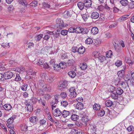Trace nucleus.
<instances>
[{"label": "nucleus", "instance_id": "1", "mask_svg": "<svg viewBox=\"0 0 134 134\" xmlns=\"http://www.w3.org/2000/svg\"><path fill=\"white\" fill-rule=\"evenodd\" d=\"M88 31L86 29H83L81 27H77L76 28V33L77 34L81 33L82 34H87Z\"/></svg>", "mask_w": 134, "mask_h": 134}, {"label": "nucleus", "instance_id": "2", "mask_svg": "<svg viewBox=\"0 0 134 134\" xmlns=\"http://www.w3.org/2000/svg\"><path fill=\"white\" fill-rule=\"evenodd\" d=\"M57 24L56 26L57 28H61L62 27L67 26L68 24H64L63 20L60 19H58L56 20Z\"/></svg>", "mask_w": 134, "mask_h": 134}, {"label": "nucleus", "instance_id": "3", "mask_svg": "<svg viewBox=\"0 0 134 134\" xmlns=\"http://www.w3.org/2000/svg\"><path fill=\"white\" fill-rule=\"evenodd\" d=\"M39 85L40 87H39L40 88H42L44 91H47V85H45L44 81L42 80H39Z\"/></svg>", "mask_w": 134, "mask_h": 134}, {"label": "nucleus", "instance_id": "4", "mask_svg": "<svg viewBox=\"0 0 134 134\" xmlns=\"http://www.w3.org/2000/svg\"><path fill=\"white\" fill-rule=\"evenodd\" d=\"M68 81H65L62 82L58 85L59 89L60 90L67 88L68 86Z\"/></svg>", "mask_w": 134, "mask_h": 134}, {"label": "nucleus", "instance_id": "5", "mask_svg": "<svg viewBox=\"0 0 134 134\" xmlns=\"http://www.w3.org/2000/svg\"><path fill=\"white\" fill-rule=\"evenodd\" d=\"M69 91L70 93L69 96L71 98H73L76 96L77 93L74 87H72L70 89Z\"/></svg>", "mask_w": 134, "mask_h": 134}, {"label": "nucleus", "instance_id": "6", "mask_svg": "<svg viewBox=\"0 0 134 134\" xmlns=\"http://www.w3.org/2000/svg\"><path fill=\"white\" fill-rule=\"evenodd\" d=\"M13 75V74L11 72H5L3 74L4 78L5 79H10L12 78Z\"/></svg>", "mask_w": 134, "mask_h": 134}, {"label": "nucleus", "instance_id": "7", "mask_svg": "<svg viewBox=\"0 0 134 134\" xmlns=\"http://www.w3.org/2000/svg\"><path fill=\"white\" fill-rule=\"evenodd\" d=\"M92 56L95 58H98V59L104 58H105V56L101 55L99 53H98V52L95 51L93 53Z\"/></svg>", "mask_w": 134, "mask_h": 134}, {"label": "nucleus", "instance_id": "8", "mask_svg": "<svg viewBox=\"0 0 134 134\" xmlns=\"http://www.w3.org/2000/svg\"><path fill=\"white\" fill-rule=\"evenodd\" d=\"M53 114L55 116H59L62 115V112L60 109L58 108L55 109L53 111Z\"/></svg>", "mask_w": 134, "mask_h": 134}, {"label": "nucleus", "instance_id": "9", "mask_svg": "<svg viewBox=\"0 0 134 134\" xmlns=\"http://www.w3.org/2000/svg\"><path fill=\"white\" fill-rule=\"evenodd\" d=\"M38 120V118L35 116H32L29 118L30 122L33 124H37Z\"/></svg>", "mask_w": 134, "mask_h": 134}, {"label": "nucleus", "instance_id": "10", "mask_svg": "<svg viewBox=\"0 0 134 134\" xmlns=\"http://www.w3.org/2000/svg\"><path fill=\"white\" fill-rule=\"evenodd\" d=\"M96 126L94 124L90 125L88 127V131L90 132L96 131Z\"/></svg>", "mask_w": 134, "mask_h": 134}, {"label": "nucleus", "instance_id": "11", "mask_svg": "<svg viewBox=\"0 0 134 134\" xmlns=\"http://www.w3.org/2000/svg\"><path fill=\"white\" fill-rule=\"evenodd\" d=\"M41 80H44V79L48 80V74L46 73H41L40 75Z\"/></svg>", "mask_w": 134, "mask_h": 134}, {"label": "nucleus", "instance_id": "12", "mask_svg": "<svg viewBox=\"0 0 134 134\" xmlns=\"http://www.w3.org/2000/svg\"><path fill=\"white\" fill-rule=\"evenodd\" d=\"M84 6L86 7H90L92 5L91 1V0H85L84 1Z\"/></svg>", "mask_w": 134, "mask_h": 134}, {"label": "nucleus", "instance_id": "13", "mask_svg": "<svg viewBox=\"0 0 134 134\" xmlns=\"http://www.w3.org/2000/svg\"><path fill=\"white\" fill-rule=\"evenodd\" d=\"M99 16V13L97 12H94L92 13L91 18L93 19H96Z\"/></svg>", "mask_w": 134, "mask_h": 134}, {"label": "nucleus", "instance_id": "14", "mask_svg": "<svg viewBox=\"0 0 134 134\" xmlns=\"http://www.w3.org/2000/svg\"><path fill=\"white\" fill-rule=\"evenodd\" d=\"M59 97V96L58 95H55V99H53L51 103V104H54V105H57V104L58 100V98Z\"/></svg>", "mask_w": 134, "mask_h": 134}, {"label": "nucleus", "instance_id": "15", "mask_svg": "<svg viewBox=\"0 0 134 134\" xmlns=\"http://www.w3.org/2000/svg\"><path fill=\"white\" fill-rule=\"evenodd\" d=\"M76 108L78 110H82L83 108V105L81 102H78L76 105Z\"/></svg>", "mask_w": 134, "mask_h": 134}, {"label": "nucleus", "instance_id": "16", "mask_svg": "<svg viewBox=\"0 0 134 134\" xmlns=\"http://www.w3.org/2000/svg\"><path fill=\"white\" fill-rule=\"evenodd\" d=\"M70 111L65 110H64L62 113V116L64 118H66L68 116L70 115Z\"/></svg>", "mask_w": 134, "mask_h": 134}, {"label": "nucleus", "instance_id": "17", "mask_svg": "<svg viewBox=\"0 0 134 134\" xmlns=\"http://www.w3.org/2000/svg\"><path fill=\"white\" fill-rule=\"evenodd\" d=\"M17 116L16 115H13L12 117L9 118L7 120V123L12 124L14 120L16 118Z\"/></svg>", "mask_w": 134, "mask_h": 134}, {"label": "nucleus", "instance_id": "18", "mask_svg": "<svg viewBox=\"0 0 134 134\" xmlns=\"http://www.w3.org/2000/svg\"><path fill=\"white\" fill-rule=\"evenodd\" d=\"M111 97L113 99H116L118 98V94L116 91H113L111 94Z\"/></svg>", "mask_w": 134, "mask_h": 134}, {"label": "nucleus", "instance_id": "19", "mask_svg": "<svg viewBox=\"0 0 134 134\" xmlns=\"http://www.w3.org/2000/svg\"><path fill=\"white\" fill-rule=\"evenodd\" d=\"M80 66L81 69L83 70H84L86 69L87 67L86 63H81L80 64Z\"/></svg>", "mask_w": 134, "mask_h": 134}, {"label": "nucleus", "instance_id": "20", "mask_svg": "<svg viewBox=\"0 0 134 134\" xmlns=\"http://www.w3.org/2000/svg\"><path fill=\"white\" fill-rule=\"evenodd\" d=\"M91 33L93 35L97 34L98 32V28L96 27H94L92 28L91 30Z\"/></svg>", "mask_w": 134, "mask_h": 134}, {"label": "nucleus", "instance_id": "21", "mask_svg": "<svg viewBox=\"0 0 134 134\" xmlns=\"http://www.w3.org/2000/svg\"><path fill=\"white\" fill-rule=\"evenodd\" d=\"M79 118V116L78 115L76 114H72V115L71 117V119L74 121H75L77 120Z\"/></svg>", "mask_w": 134, "mask_h": 134}, {"label": "nucleus", "instance_id": "22", "mask_svg": "<svg viewBox=\"0 0 134 134\" xmlns=\"http://www.w3.org/2000/svg\"><path fill=\"white\" fill-rule=\"evenodd\" d=\"M105 105L108 107H111L113 104V102L109 100H106L105 102Z\"/></svg>", "mask_w": 134, "mask_h": 134}, {"label": "nucleus", "instance_id": "23", "mask_svg": "<svg viewBox=\"0 0 134 134\" xmlns=\"http://www.w3.org/2000/svg\"><path fill=\"white\" fill-rule=\"evenodd\" d=\"M3 107L5 110L8 111L10 110L12 108L11 105L9 104L4 105H3Z\"/></svg>", "mask_w": 134, "mask_h": 134}, {"label": "nucleus", "instance_id": "24", "mask_svg": "<svg viewBox=\"0 0 134 134\" xmlns=\"http://www.w3.org/2000/svg\"><path fill=\"white\" fill-rule=\"evenodd\" d=\"M44 61L43 59H39L37 60L36 64L38 65H40L41 67H42Z\"/></svg>", "mask_w": 134, "mask_h": 134}, {"label": "nucleus", "instance_id": "25", "mask_svg": "<svg viewBox=\"0 0 134 134\" xmlns=\"http://www.w3.org/2000/svg\"><path fill=\"white\" fill-rule=\"evenodd\" d=\"M77 5L79 8L81 10H82L84 6H85L84 3H83L82 2H78Z\"/></svg>", "mask_w": 134, "mask_h": 134}, {"label": "nucleus", "instance_id": "26", "mask_svg": "<svg viewBox=\"0 0 134 134\" xmlns=\"http://www.w3.org/2000/svg\"><path fill=\"white\" fill-rule=\"evenodd\" d=\"M85 51V48L83 47L79 48L77 50V52L80 54L83 53Z\"/></svg>", "mask_w": 134, "mask_h": 134}, {"label": "nucleus", "instance_id": "27", "mask_svg": "<svg viewBox=\"0 0 134 134\" xmlns=\"http://www.w3.org/2000/svg\"><path fill=\"white\" fill-rule=\"evenodd\" d=\"M93 108L94 110L97 111L100 109V107L99 104H95L93 105Z\"/></svg>", "mask_w": 134, "mask_h": 134}, {"label": "nucleus", "instance_id": "28", "mask_svg": "<svg viewBox=\"0 0 134 134\" xmlns=\"http://www.w3.org/2000/svg\"><path fill=\"white\" fill-rule=\"evenodd\" d=\"M115 91L119 95H121L124 92L123 90L120 87L117 88Z\"/></svg>", "mask_w": 134, "mask_h": 134}, {"label": "nucleus", "instance_id": "29", "mask_svg": "<svg viewBox=\"0 0 134 134\" xmlns=\"http://www.w3.org/2000/svg\"><path fill=\"white\" fill-rule=\"evenodd\" d=\"M19 2L21 4L24 6V7H26L27 5V3L25 0H19Z\"/></svg>", "mask_w": 134, "mask_h": 134}, {"label": "nucleus", "instance_id": "30", "mask_svg": "<svg viewBox=\"0 0 134 134\" xmlns=\"http://www.w3.org/2000/svg\"><path fill=\"white\" fill-rule=\"evenodd\" d=\"M68 74L72 78H74L76 75V74L75 72L71 71L68 72Z\"/></svg>", "mask_w": 134, "mask_h": 134}, {"label": "nucleus", "instance_id": "31", "mask_svg": "<svg viewBox=\"0 0 134 134\" xmlns=\"http://www.w3.org/2000/svg\"><path fill=\"white\" fill-rule=\"evenodd\" d=\"M28 85L27 84L23 83L21 87V88L22 90L26 91L27 89Z\"/></svg>", "mask_w": 134, "mask_h": 134}, {"label": "nucleus", "instance_id": "32", "mask_svg": "<svg viewBox=\"0 0 134 134\" xmlns=\"http://www.w3.org/2000/svg\"><path fill=\"white\" fill-rule=\"evenodd\" d=\"M85 43L87 44H90L92 43L93 42V40L91 38H88L85 40Z\"/></svg>", "mask_w": 134, "mask_h": 134}, {"label": "nucleus", "instance_id": "33", "mask_svg": "<svg viewBox=\"0 0 134 134\" xmlns=\"http://www.w3.org/2000/svg\"><path fill=\"white\" fill-rule=\"evenodd\" d=\"M9 64L11 65L15 66L17 65V63L16 60H10L9 61Z\"/></svg>", "mask_w": 134, "mask_h": 134}, {"label": "nucleus", "instance_id": "34", "mask_svg": "<svg viewBox=\"0 0 134 134\" xmlns=\"http://www.w3.org/2000/svg\"><path fill=\"white\" fill-rule=\"evenodd\" d=\"M59 66L60 69L65 68L66 67V64L64 62L61 63L59 64Z\"/></svg>", "mask_w": 134, "mask_h": 134}, {"label": "nucleus", "instance_id": "35", "mask_svg": "<svg viewBox=\"0 0 134 134\" xmlns=\"http://www.w3.org/2000/svg\"><path fill=\"white\" fill-rule=\"evenodd\" d=\"M120 3L123 6H126L128 4V2L127 0H122L120 1Z\"/></svg>", "mask_w": 134, "mask_h": 134}, {"label": "nucleus", "instance_id": "36", "mask_svg": "<svg viewBox=\"0 0 134 134\" xmlns=\"http://www.w3.org/2000/svg\"><path fill=\"white\" fill-rule=\"evenodd\" d=\"M68 31L69 32L76 33V28L74 27H71L69 28Z\"/></svg>", "mask_w": 134, "mask_h": 134}, {"label": "nucleus", "instance_id": "37", "mask_svg": "<svg viewBox=\"0 0 134 134\" xmlns=\"http://www.w3.org/2000/svg\"><path fill=\"white\" fill-rule=\"evenodd\" d=\"M21 129L23 131H26L27 127L25 124L22 125H20Z\"/></svg>", "mask_w": 134, "mask_h": 134}, {"label": "nucleus", "instance_id": "38", "mask_svg": "<svg viewBox=\"0 0 134 134\" xmlns=\"http://www.w3.org/2000/svg\"><path fill=\"white\" fill-rule=\"evenodd\" d=\"M43 6L45 8H52L51 6L48 3L44 2L43 3Z\"/></svg>", "mask_w": 134, "mask_h": 134}, {"label": "nucleus", "instance_id": "39", "mask_svg": "<svg viewBox=\"0 0 134 134\" xmlns=\"http://www.w3.org/2000/svg\"><path fill=\"white\" fill-rule=\"evenodd\" d=\"M105 112L103 110H101L99 111L98 113V116L100 117L103 116L105 114Z\"/></svg>", "mask_w": 134, "mask_h": 134}, {"label": "nucleus", "instance_id": "40", "mask_svg": "<svg viewBox=\"0 0 134 134\" xmlns=\"http://www.w3.org/2000/svg\"><path fill=\"white\" fill-rule=\"evenodd\" d=\"M33 107L31 105H28V106L27 107V109L28 112H32L33 111Z\"/></svg>", "mask_w": 134, "mask_h": 134}, {"label": "nucleus", "instance_id": "41", "mask_svg": "<svg viewBox=\"0 0 134 134\" xmlns=\"http://www.w3.org/2000/svg\"><path fill=\"white\" fill-rule=\"evenodd\" d=\"M106 57L108 58H111V56L112 55V53L111 51L110 50L106 52Z\"/></svg>", "mask_w": 134, "mask_h": 134}, {"label": "nucleus", "instance_id": "42", "mask_svg": "<svg viewBox=\"0 0 134 134\" xmlns=\"http://www.w3.org/2000/svg\"><path fill=\"white\" fill-rule=\"evenodd\" d=\"M14 7L12 5H10L8 7V11L10 12H13L14 10Z\"/></svg>", "mask_w": 134, "mask_h": 134}, {"label": "nucleus", "instance_id": "43", "mask_svg": "<svg viewBox=\"0 0 134 134\" xmlns=\"http://www.w3.org/2000/svg\"><path fill=\"white\" fill-rule=\"evenodd\" d=\"M127 19L126 16H124L122 17L119 18L118 19V21L120 22H122L126 20Z\"/></svg>", "mask_w": 134, "mask_h": 134}, {"label": "nucleus", "instance_id": "44", "mask_svg": "<svg viewBox=\"0 0 134 134\" xmlns=\"http://www.w3.org/2000/svg\"><path fill=\"white\" fill-rule=\"evenodd\" d=\"M53 67L54 70L57 71H58L60 69V67L59 66V65H58V64H54Z\"/></svg>", "mask_w": 134, "mask_h": 134}, {"label": "nucleus", "instance_id": "45", "mask_svg": "<svg viewBox=\"0 0 134 134\" xmlns=\"http://www.w3.org/2000/svg\"><path fill=\"white\" fill-rule=\"evenodd\" d=\"M61 105L64 107H66L68 104L67 102L66 101H62L61 102Z\"/></svg>", "mask_w": 134, "mask_h": 134}, {"label": "nucleus", "instance_id": "46", "mask_svg": "<svg viewBox=\"0 0 134 134\" xmlns=\"http://www.w3.org/2000/svg\"><path fill=\"white\" fill-rule=\"evenodd\" d=\"M125 59V61L126 63L130 64H131L134 63V59Z\"/></svg>", "mask_w": 134, "mask_h": 134}, {"label": "nucleus", "instance_id": "47", "mask_svg": "<svg viewBox=\"0 0 134 134\" xmlns=\"http://www.w3.org/2000/svg\"><path fill=\"white\" fill-rule=\"evenodd\" d=\"M123 68L122 70L121 71H120L118 72V74H120V73L121 74V75L123 76V74H124V70H125L126 68V66H124L122 67Z\"/></svg>", "mask_w": 134, "mask_h": 134}, {"label": "nucleus", "instance_id": "48", "mask_svg": "<svg viewBox=\"0 0 134 134\" xmlns=\"http://www.w3.org/2000/svg\"><path fill=\"white\" fill-rule=\"evenodd\" d=\"M82 17L84 20L86 21L88 19V16L86 14H85L82 15Z\"/></svg>", "mask_w": 134, "mask_h": 134}, {"label": "nucleus", "instance_id": "49", "mask_svg": "<svg viewBox=\"0 0 134 134\" xmlns=\"http://www.w3.org/2000/svg\"><path fill=\"white\" fill-rule=\"evenodd\" d=\"M67 63L68 65H71L74 63V61L73 59H69Z\"/></svg>", "mask_w": 134, "mask_h": 134}, {"label": "nucleus", "instance_id": "50", "mask_svg": "<svg viewBox=\"0 0 134 134\" xmlns=\"http://www.w3.org/2000/svg\"><path fill=\"white\" fill-rule=\"evenodd\" d=\"M40 88V89H39L37 91L38 93L40 96L43 95V90L42 88Z\"/></svg>", "mask_w": 134, "mask_h": 134}, {"label": "nucleus", "instance_id": "51", "mask_svg": "<svg viewBox=\"0 0 134 134\" xmlns=\"http://www.w3.org/2000/svg\"><path fill=\"white\" fill-rule=\"evenodd\" d=\"M68 31L66 30H64L61 31V34L63 35H66Z\"/></svg>", "mask_w": 134, "mask_h": 134}, {"label": "nucleus", "instance_id": "52", "mask_svg": "<svg viewBox=\"0 0 134 134\" xmlns=\"http://www.w3.org/2000/svg\"><path fill=\"white\" fill-rule=\"evenodd\" d=\"M89 120L87 116H85L83 117L82 118V121L85 122V124H86V123Z\"/></svg>", "mask_w": 134, "mask_h": 134}, {"label": "nucleus", "instance_id": "53", "mask_svg": "<svg viewBox=\"0 0 134 134\" xmlns=\"http://www.w3.org/2000/svg\"><path fill=\"white\" fill-rule=\"evenodd\" d=\"M122 64L121 61L118 60L115 62V65L119 67L121 66Z\"/></svg>", "mask_w": 134, "mask_h": 134}, {"label": "nucleus", "instance_id": "54", "mask_svg": "<svg viewBox=\"0 0 134 134\" xmlns=\"http://www.w3.org/2000/svg\"><path fill=\"white\" fill-rule=\"evenodd\" d=\"M133 2H131L129 3L128 5V8L130 9L134 8V3Z\"/></svg>", "mask_w": 134, "mask_h": 134}, {"label": "nucleus", "instance_id": "55", "mask_svg": "<svg viewBox=\"0 0 134 134\" xmlns=\"http://www.w3.org/2000/svg\"><path fill=\"white\" fill-rule=\"evenodd\" d=\"M34 44L32 42H30L27 44V47L31 48L34 47Z\"/></svg>", "mask_w": 134, "mask_h": 134}, {"label": "nucleus", "instance_id": "56", "mask_svg": "<svg viewBox=\"0 0 134 134\" xmlns=\"http://www.w3.org/2000/svg\"><path fill=\"white\" fill-rule=\"evenodd\" d=\"M42 67L43 68L47 69L49 68L50 66L47 63H45L43 64Z\"/></svg>", "mask_w": 134, "mask_h": 134}, {"label": "nucleus", "instance_id": "57", "mask_svg": "<svg viewBox=\"0 0 134 134\" xmlns=\"http://www.w3.org/2000/svg\"><path fill=\"white\" fill-rule=\"evenodd\" d=\"M37 2L36 1H34L30 3V5L34 7L37 6Z\"/></svg>", "mask_w": 134, "mask_h": 134}, {"label": "nucleus", "instance_id": "58", "mask_svg": "<svg viewBox=\"0 0 134 134\" xmlns=\"http://www.w3.org/2000/svg\"><path fill=\"white\" fill-rule=\"evenodd\" d=\"M127 129L129 132H130L133 131L134 130V128L133 126H131L128 127Z\"/></svg>", "mask_w": 134, "mask_h": 134}, {"label": "nucleus", "instance_id": "59", "mask_svg": "<svg viewBox=\"0 0 134 134\" xmlns=\"http://www.w3.org/2000/svg\"><path fill=\"white\" fill-rule=\"evenodd\" d=\"M78 49V48H77L76 47L74 46L72 47L71 51L75 53L77 52Z\"/></svg>", "mask_w": 134, "mask_h": 134}, {"label": "nucleus", "instance_id": "60", "mask_svg": "<svg viewBox=\"0 0 134 134\" xmlns=\"http://www.w3.org/2000/svg\"><path fill=\"white\" fill-rule=\"evenodd\" d=\"M116 51L118 52H119L121 50V47L119 46L115 47Z\"/></svg>", "mask_w": 134, "mask_h": 134}, {"label": "nucleus", "instance_id": "61", "mask_svg": "<svg viewBox=\"0 0 134 134\" xmlns=\"http://www.w3.org/2000/svg\"><path fill=\"white\" fill-rule=\"evenodd\" d=\"M21 79V78L20 77L19 75L18 74H16V77L15 79V80L16 81H18L20 80Z\"/></svg>", "mask_w": 134, "mask_h": 134}, {"label": "nucleus", "instance_id": "62", "mask_svg": "<svg viewBox=\"0 0 134 134\" xmlns=\"http://www.w3.org/2000/svg\"><path fill=\"white\" fill-rule=\"evenodd\" d=\"M7 125L9 128L13 129L14 128L13 125L12 124L7 123Z\"/></svg>", "mask_w": 134, "mask_h": 134}, {"label": "nucleus", "instance_id": "63", "mask_svg": "<svg viewBox=\"0 0 134 134\" xmlns=\"http://www.w3.org/2000/svg\"><path fill=\"white\" fill-rule=\"evenodd\" d=\"M40 124L42 125H45L46 123V119H43L40 121Z\"/></svg>", "mask_w": 134, "mask_h": 134}, {"label": "nucleus", "instance_id": "64", "mask_svg": "<svg viewBox=\"0 0 134 134\" xmlns=\"http://www.w3.org/2000/svg\"><path fill=\"white\" fill-rule=\"evenodd\" d=\"M44 97L46 100H48L51 98V96L48 94H46L44 95Z\"/></svg>", "mask_w": 134, "mask_h": 134}]
</instances>
